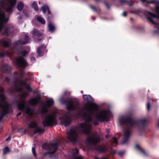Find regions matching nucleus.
Here are the masks:
<instances>
[{
  "label": "nucleus",
  "mask_w": 159,
  "mask_h": 159,
  "mask_svg": "<svg viewBox=\"0 0 159 159\" xmlns=\"http://www.w3.org/2000/svg\"><path fill=\"white\" fill-rule=\"evenodd\" d=\"M83 97L85 101L90 103L91 107L94 110L98 111V106L96 103L93 102L94 101V99L90 95H83Z\"/></svg>",
  "instance_id": "nucleus-12"
},
{
  "label": "nucleus",
  "mask_w": 159,
  "mask_h": 159,
  "mask_svg": "<svg viewBox=\"0 0 159 159\" xmlns=\"http://www.w3.org/2000/svg\"><path fill=\"white\" fill-rule=\"evenodd\" d=\"M25 87L26 89L28 90L29 92H31L32 91V89L30 87V84H28Z\"/></svg>",
  "instance_id": "nucleus-42"
},
{
  "label": "nucleus",
  "mask_w": 159,
  "mask_h": 159,
  "mask_svg": "<svg viewBox=\"0 0 159 159\" xmlns=\"http://www.w3.org/2000/svg\"><path fill=\"white\" fill-rule=\"evenodd\" d=\"M125 151H121L118 152V154L120 155H122L125 153Z\"/></svg>",
  "instance_id": "nucleus-53"
},
{
  "label": "nucleus",
  "mask_w": 159,
  "mask_h": 159,
  "mask_svg": "<svg viewBox=\"0 0 159 159\" xmlns=\"http://www.w3.org/2000/svg\"><path fill=\"white\" fill-rule=\"evenodd\" d=\"M151 104L149 102H148L147 103V110L148 111H149L150 109L151 108Z\"/></svg>",
  "instance_id": "nucleus-49"
},
{
  "label": "nucleus",
  "mask_w": 159,
  "mask_h": 159,
  "mask_svg": "<svg viewBox=\"0 0 159 159\" xmlns=\"http://www.w3.org/2000/svg\"><path fill=\"white\" fill-rule=\"evenodd\" d=\"M20 77L19 78L20 79H23L25 75V72L23 70H21L20 73L19 74Z\"/></svg>",
  "instance_id": "nucleus-41"
},
{
  "label": "nucleus",
  "mask_w": 159,
  "mask_h": 159,
  "mask_svg": "<svg viewBox=\"0 0 159 159\" xmlns=\"http://www.w3.org/2000/svg\"><path fill=\"white\" fill-rule=\"evenodd\" d=\"M58 147L59 144L57 142L52 143L49 144L44 143L42 146V148L43 149L49 151L48 152L44 153V155L54 154L57 151Z\"/></svg>",
  "instance_id": "nucleus-7"
},
{
  "label": "nucleus",
  "mask_w": 159,
  "mask_h": 159,
  "mask_svg": "<svg viewBox=\"0 0 159 159\" xmlns=\"http://www.w3.org/2000/svg\"><path fill=\"white\" fill-rule=\"evenodd\" d=\"M32 7L33 8L34 10L36 11H38L39 8L36 2L35 1H34L32 4Z\"/></svg>",
  "instance_id": "nucleus-36"
},
{
  "label": "nucleus",
  "mask_w": 159,
  "mask_h": 159,
  "mask_svg": "<svg viewBox=\"0 0 159 159\" xmlns=\"http://www.w3.org/2000/svg\"><path fill=\"white\" fill-rule=\"evenodd\" d=\"M74 159H83L82 157H75L74 158Z\"/></svg>",
  "instance_id": "nucleus-57"
},
{
  "label": "nucleus",
  "mask_w": 159,
  "mask_h": 159,
  "mask_svg": "<svg viewBox=\"0 0 159 159\" xmlns=\"http://www.w3.org/2000/svg\"><path fill=\"white\" fill-rule=\"evenodd\" d=\"M15 88L16 91L20 93L22 91V89L18 87L17 86V82L15 81Z\"/></svg>",
  "instance_id": "nucleus-33"
},
{
  "label": "nucleus",
  "mask_w": 159,
  "mask_h": 159,
  "mask_svg": "<svg viewBox=\"0 0 159 159\" xmlns=\"http://www.w3.org/2000/svg\"><path fill=\"white\" fill-rule=\"evenodd\" d=\"M46 50V46L44 45H42L38 47L37 49L36 52L39 57H42L43 55Z\"/></svg>",
  "instance_id": "nucleus-19"
},
{
  "label": "nucleus",
  "mask_w": 159,
  "mask_h": 159,
  "mask_svg": "<svg viewBox=\"0 0 159 159\" xmlns=\"http://www.w3.org/2000/svg\"><path fill=\"white\" fill-rule=\"evenodd\" d=\"M32 34L33 36H36L38 41H40L42 39L43 34L38 30L37 29H34L32 31Z\"/></svg>",
  "instance_id": "nucleus-21"
},
{
  "label": "nucleus",
  "mask_w": 159,
  "mask_h": 159,
  "mask_svg": "<svg viewBox=\"0 0 159 159\" xmlns=\"http://www.w3.org/2000/svg\"><path fill=\"white\" fill-rule=\"evenodd\" d=\"M108 111L107 110L102 111L101 113L97 115L96 117V119L100 122H102L105 120H107L108 118Z\"/></svg>",
  "instance_id": "nucleus-13"
},
{
  "label": "nucleus",
  "mask_w": 159,
  "mask_h": 159,
  "mask_svg": "<svg viewBox=\"0 0 159 159\" xmlns=\"http://www.w3.org/2000/svg\"><path fill=\"white\" fill-rule=\"evenodd\" d=\"M5 53L4 52H0V57H2L5 56Z\"/></svg>",
  "instance_id": "nucleus-54"
},
{
  "label": "nucleus",
  "mask_w": 159,
  "mask_h": 159,
  "mask_svg": "<svg viewBox=\"0 0 159 159\" xmlns=\"http://www.w3.org/2000/svg\"><path fill=\"white\" fill-rule=\"evenodd\" d=\"M11 139V137L9 136L6 139V141H10Z\"/></svg>",
  "instance_id": "nucleus-62"
},
{
  "label": "nucleus",
  "mask_w": 159,
  "mask_h": 159,
  "mask_svg": "<svg viewBox=\"0 0 159 159\" xmlns=\"http://www.w3.org/2000/svg\"><path fill=\"white\" fill-rule=\"evenodd\" d=\"M20 103H18V101H16V103L17 104L18 108L20 111H24L25 110L26 113L28 115L32 114V109L30 107H26L25 106V101H20Z\"/></svg>",
  "instance_id": "nucleus-11"
},
{
  "label": "nucleus",
  "mask_w": 159,
  "mask_h": 159,
  "mask_svg": "<svg viewBox=\"0 0 159 159\" xmlns=\"http://www.w3.org/2000/svg\"><path fill=\"white\" fill-rule=\"evenodd\" d=\"M17 81L21 86H25L27 85V79H26L25 80V81H23V79L18 80Z\"/></svg>",
  "instance_id": "nucleus-29"
},
{
  "label": "nucleus",
  "mask_w": 159,
  "mask_h": 159,
  "mask_svg": "<svg viewBox=\"0 0 159 159\" xmlns=\"http://www.w3.org/2000/svg\"><path fill=\"white\" fill-rule=\"evenodd\" d=\"M30 38L29 37L26 35H24L23 39V41H21L20 40H18L15 41L13 43V45L14 46H16L18 45H22L27 44L29 42Z\"/></svg>",
  "instance_id": "nucleus-17"
},
{
  "label": "nucleus",
  "mask_w": 159,
  "mask_h": 159,
  "mask_svg": "<svg viewBox=\"0 0 159 159\" xmlns=\"http://www.w3.org/2000/svg\"><path fill=\"white\" fill-rule=\"evenodd\" d=\"M32 153L34 157H36L37 156L36 153L35 151V149L34 147H33L32 149Z\"/></svg>",
  "instance_id": "nucleus-43"
},
{
  "label": "nucleus",
  "mask_w": 159,
  "mask_h": 159,
  "mask_svg": "<svg viewBox=\"0 0 159 159\" xmlns=\"http://www.w3.org/2000/svg\"><path fill=\"white\" fill-rule=\"evenodd\" d=\"M28 96V94L27 93H24L21 95V97L23 98H25Z\"/></svg>",
  "instance_id": "nucleus-47"
},
{
  "label": "nucleus",
  "mask_w": 159,
  "mask_h": 159,
  "mask_svg": "<svg viewBox=\"0 0 159 159\" xmlns=\"http://www.w3.org/2000/svg\"><path fill=\"white\" fill-rule=\"evenodd\" d=\"M48 28L49 31L51 32H53L55 29V27L54 25L51 23H49L48 25Z\"/></svg>",
  "instance_id": "nucleus-31"
},
{
  "label": "nucleus",
  "mask_w": 159,
  "mask_h": 159,
  "mask_svg": "<svg viewBox=\"0 0 159 159\" xmlns=\"http://www.w3.org/2000/svg\"><path fill=\"white\" fill-rule=\"evenodd\" d=\"M120 2L121 3H124V2H125V0H119Z\"/></svg>",
  "instance_id": "nucleus-63"
},
{
  "label": "nucleus",
  "mask_w": 159,
  "mask_h": 159,
  "mask_svg": "<svg viewBox=\"0 0 159 159\" xmlns=\"http://www.w3.org/2000/svg\"><path fill=\"white\" fill-rule=\"evenodd\" d=\"M142 152L143 153V154L145 156H147L148 155L147 153L145 152V151L143 149H142L140 151Z\"/></svg>",
  "instance_id": "nucleus-50"
},
{
  "label": "nucleus",
  "mask_w": 159,
  "mask_h": 159,
  "mask_svg": "<svg viewBox=\"0 0 159 159\" xmlns=\"http://www.w3.org/2000/svg\"><path fill=\"white\" fill-rule=\"evenodd\" d=\"M131 132L130 129L129 128H127L124 130L123 139L121 143L122 145L125 144L128 142Z\"/></svg>",
  "instance_id": "nucleus-14"
},
{
  "label": "nucleus",
  "mask_w": 159,
  "mask_h": 159,
  "mask_svg": "<svg viewBox=\"0 0 159 159\" xmlns=\"http://www.w3.org/2000/svg\"><path fill=\"white\" fill-rule=\"evenodd\" d=\"M4 81L7 82L8 83H9L10 81V78L7 76H6L4 78Z\"/></svg>",
  "instance_id": "nucleus-44"
},
{
  "label": "nucleus",
  "mask_w": 159,
  "mask_h": 159,
  "mask_svg": "<svg viewBox=\"0 0 159 159\" xmlns=\"http://www.w3.org/2000/svg\"><path fill=\"white\" fill-rule=\"evenodd\" d=\"M24 7V3L21 2H19L18 3L17 7V9L19 11H21Z\"/></svg>",
  "instance_id": "nucleus-30"
},
{
  "label": "nucleus",
  "mask_w": 159,
  "mask_h": 159,
  "mask_svg": "<svg viewBox=\"0 0 159 159\" xmlns=\"http://www.w3.org/2000/svg\"><path fill=\"white\" fill-rule=\"evenodd\" d=\"M67 138L70 142L75 143L79 140V135L77 130L72 128L70 129L67 134Z\"/></svg>",
  "instance_id": "nucleus-8"
},
{
  "label": "nucleus",
  "mask_w": 159,
  "mask_h": 159,
  "mask_svg": "<svg viewBox=\"0 0 159 159\" xmlns=\"http://www.w3.org/2000/svg\"><path fill=\"white\" fill-rule=\"evenodd\" d=\"M5 105L4 106H3L1 104V103L0 102V108H1L2 109V108L4 107Z\"/></svg>",
  "instance_id": "nucleus-61"
},
{
  "label": "nucleus",
  "mask_w": 159,
  "mask_h": 159,
  "mask_svg": "<svg viewBox=\"0 0 159 159\" xmlns=\"http://www.w3.org/2000/svg\"><path fill=\"white\" fill-rule=\"evenodd\" d=\"M141 1L143 2H146L148 3H155L159 4V1L157 0H152L151 1H148L147 0H141Z\"/></svg>",
  "instance_id": "nucleus-28"
},
{
  "label": "nucleus",
  "mask_w": 159,
  "mask_h": 159,
  "mask_svg": "<svg viewBox=\"0 0 159 159\" xmlns=\"http://www.w3.org/2000/svg\"><path fill=\"white\" fill-rule=\"evenodd\" d=\"M122 15L124 17L126 16L127 15V12L126 11L124 12L122 14Z\"/></svg>",
  "instance_id": "nucleus-58"
},
{
  "label": "nucleus",
  "mask_w": 159,
  "mask_h": 159,
  "mask_svg": "<svg viewBox=\"0 0 159 159\" xmlns=\"http://www.w3.org/2000/svg\"><path fill=\"white\" fill-rule=\"evenodd\" d=\"M125 1H126L124 3L126 2L127 4L129 5V6H132L133 5V4L131 3L129 1L127 0H125Z\"/></svg>",
  "instance_id": "nucleus-48"
},
{
  "label": "nucleus",
  "mask_w": 159,
  "mask_h": 159,
  "mask_svg": "<svg viewBox=\"0 0 159 159\" xmlns=\"http://www.w3.org/2000/svg\"><path fill=\"white\" fill-rule=\"evenodd\" d=\"M9 19L8 17H6V14L4 12L0 13V31L3 29V34L7 36L13 34L14 30V27L12 25L4 27V24L8 22Z\"/></svg>",
  "instance_id": "nucleus-3"
},
{
  "label": "nucleus",
  "mask_w": 159,
  "mask_h": 159,
  "mask_svg": "<svg viewBox=\"0 0 159 159\" xmlns=\"http://www.w3.org/2000/svg\"><path fill=\"white\" fill-rule=\"evenodd\" d=\"M155 9L156 11V12L158 15L157 16L155 14L149 11H147L146 12L147 13H145L144 15L145 17H147L148 20L155 25V27L157 29V30L154 31V33L156 34H159V23L154 21L152 18V17H153L159 19V5L156 6Z\"/></svg>",
  "instance_id": "nucleus-5"
},
{
  "label": "nucleus",
  "mask_w": 159,
  "mask_h": 159,
  "mask_svg": "<svg viewBox=\"0 0 159 159\" xmlns=\"http://www.w3.org/2000/svg\"><path fill=\"white\" fill-rule=\"evenodd\" d=\"M41 101V97L40 94H37L36 96V99L33 98L29 100L30 104L33 106H35L37 104L38 102Z\"/></svg>",
  "instance_id": "nucleus-20"
},
{
  "label": "nucleus",
  "mask_w": 159,
  "mask_h": 159,
  "mask_svg": "<svg viewBox=\"0 0 159 159\" xmlns=\"http://www.w3.org/2000/svg\"><path fill=\"white\" fill-rule=\"evenodd\" d=\"M90 7L94 11L98 13H99L100 12V9L98 7L97 8L95 6L92 5H90Z\"/></svg>",
  "instance_id": "nucleus-34"
},
{
  "label": "nucleus",
  "mask_w": 159,
  "mask_h": 159,
  "mask_svg": "<svg viewBox=\"0 0 159 159\" xmlns=\"http://www.w3.org/2000/svg\"><path fill=\"white\" fill-rule=\"evenodd\" d=\"M71 122V119L70 113L65 115L62 121V123L65 127H67L69 126Z\"/></svg>",
  "instance_id": "nucleus-16"
},
{
  "label": "nucleus",
  "mask_w": 159,
  "mask_h": 159,
  "mask_svg": "<svg viewBox=\"0 0 159 159\" xmlns=\"http://www.w3.org/2000/svg\"><path fill=\"white\" fill-rule=\"evenodd\" d=\"M2 45L5 47H7L9 46V43L7 41H3L2 42Z\"/></svg>",
  "instance_id": "nucleus-40"
},
{
  "label": "nucleus",
  "mask_w": 159,
  "mask_h": 159,
  "mask_svg": "<svg viewBox=\"0 0 159 159\" xmlns=\"http://www.w3.org/2000/svg\"><path fill=\"white\" fill-rule=\"evenodd\" d=\"M94 149L98 152L101 153L105 152L106 150V147L102 145H99L97 147H95Z\"/></svg>",
  "instance_id": "nucleus-22"
},
{
  "label": "nucleus",
  "mask_w": 159,
  "mask_h": 159,
  "mask_svg": "<svg viewBox=\"0 0 159 159\" xmlns=\"http://www.w3.org/2000/svg\"><path fill=\"white\" fill-rule=\"evenodd\" d=\"M61 101L63 104H67L66 109L69 111H74L76 109V107L73 103V101L77 103L79 102L78 101L75 99H62Z\"/></svg>",
  "instance_id": "nucleus-9"
},
{
  "label": "nucleus",
  "mask_w": 159,
  "mask_h": 159,
  "mask_svg": "<svg viewBox=\"0 0 159 159\" xmlns=\"http://www.w3.org/2000/svg\"><path fill=\"white\" fill-rule=\"evenodd\" d=\"M47 11H48V13L47 15H49L50 14H52V13H51V11H50L49 8H48V9L47 10Z\"/></svg>",
  "instance_id": "nucleus-60"
},
{
  "label": "nucleus",
  "mask_w": 159,
  "mask_h": 159,
  "mask_svg": "<svg viewBox=\"0 0 159 159\" xmlns=\"http://www.w3.org/2000/svg\"><path fill=\"white\" fill-rule=\"evenodd\" d=\"M35 129H36L34 131V135L38 133L40 134L43 133L45 131L44 129L39 127L38 126Z\"/></svg>",
  "instance_id": "nucleus-24"
},
{
  "label": "nucleus",
  "mask_w": 159,
  "mask_h": 159,
  "mask_svg": "<svg viewBox=\"0 0 159 159\" xmlns=\"http://www.w3.org/2000/svg\"><path fill=\"white\" fill-rule=\"evenodd\" d=\"M119 121L121 125L130 126L131 127L135 126L140 131H144L145 130L147 122L145 119L135 120L130 116H127L120 118Z\"/></svg>",
  "instance_id": "nucleus-1"
},
{
  "label": "nucleus",
  "mask_w": 159,
  "mask_h": 159,
  "mask_svg": "<svg viewBox=\"0 0 159 159\" xmlns=\"http://www.w3.org/2000/svg\"><path fill=\"white\" fill-rule=\"evenodd\" d=\"M78 114L86 120L87 122L88 123L93 121L92 111L87 106H84L80 109Z\"/></svg>",
  "instance_id": "nucleus-6"
},
{
  "label": "nucleus",
  "mask_w": 159,
  "mask_h": 159,
  "mask_svg": "<svg viewBox=\"0 0 159 159\" xmlns=\"http://www.w3.org/2000/svg\"><path fill=\"white\" fill-rule=\"evenodd\" d=\"M35 58L34 57H31V58H30V60L31 61H35Z\"/></svg>",
  "instance_id": "nucleus-59"
},
{
  "label": "nucleus",
  "mask_w": 159,
  "mask_h": 159,
  "mask_svg": "<svg viewBox=\"0 0 159 159\" xmlns=\"http://www.w3.org/2000/svg\"><path fill=\"white\" fill-rule=\"evenodd\" d=\"M56 120V117L52 115L47 116L42 122L43 127H46L52 126L54 124Z\"/></svg>",
  "instance_id": "nucleus-10"
},
{
  "label": "nucleus",
  "mask_w": 159,
  "mask_h": 159,
  "mask_svg": "<svg viewBox=\"0 0 159 159\" xmlns=\"http://www.w3.org/2000/svg\"><path fill=\"white\" fill-rule=\"evenodd\" d=\"M41 112L42 114H44L48 112V110L45 107H43L41 108Z\"/></svg>",
  "instance_id": "nucleus-38"
},
{
  "label": "nucleus",
  "mask_w": 159,
  "mask_h": 159,
  "mask_svg": "<svg viewBox=\"0 0 159 159\" xmlns=\"http://www.w3.org/2000/svg\"><path fill=\"white\" fill-rule=\"evenodd\" d=\"M140 11L138 10L133 11H131V12L132 13H134V14H136L139 13H140Z\"/></svg>",
  "instance_id": "nucleus-46"
},
{
  "label": "nucleus",
  "mask_w": 159,
  "mask_h": 159,
  "mask_svg": "<svg viewBox=\"0 0 159 159\" xmlns=\"http://www.w3.org/2000/svg\"><path fill=\"white\" fill-rule=\"evenodd\" d=\"M135 147L136 148H137L140 151L142 149V148L138 144H136L135 146Z\"/></svg>",
  "instance_id": "nucleus-52"
},
{
  "label": "nucleus",
  "mask_w": 159,
  "mask_h": 159,
  "mask_svg": "<svg viewBox=\"0 0 159 159\" xmlns=\"http://www.w3.org/2000/svg\"><path fill=\"white\" fill-rule=\"evenodd\" d=\"M49 8L48 6L47 5H44L42 6L41 7V9L43 11V13L45 14L47 10Z\"/></svg>",
  "instance_id": "nucleus-32"
},
{
  "label": "nucleus",
  "mask_w": 159,
  "mask_h": 159,
  "mask_svg": "<svg viewBox=\"0 0 159 159\" xmlns=\"http://www.w3.org/2000/svg\"><path fill=\"white\" fill-rule=\"evenodd\" d=\"M4 92V89L2 87H0V99L3 102H5L6 100V96L5 95L3 94Z\"/></svg>",
  "instance_id": "nucleus-23"
},
{
  "label": "nucleus",
  "mask_w": 159,
  "mask_h": 159,
  "mask_svg": "<svg viewBox=\"0 0 159 159\" xmlns=\"http://www.w3.org/2000/svg\"><path fill=\"white\" fill-rule=\"evenodd\" d=\"M46 106L48 107H50L54 104V102L52 98L48 99L46 101Z\"/></svg>",
  "instance_id": "nucleus-25"
},
{
  "label": "nucleus",
  "mask_w": 159,
  "mask_h": 159,
  "mask_svg": "<svg viewBox=\"0 0 159 159\" xmlns=\"http://www.w3.org/2000/svg\"><path fill=\"white\" fill-rule=\"evenodd\" d=\"M23 13L24 14L25 16L27 17H28L29 16L28 13L26 12L25 11L23 10Z\"/></svg>",
  "instance_id": "nucleus-55"
},
{
  "label": "nucleus",
  "mask_w": 159,
  "mask_h": 159,
  "mask_svg": "<svg viewBox=\"0 0 159 159\" xmlns=\"http://www.w3.org/2000/svg\"><path fill=\"white\" fill-rule=\"evenodd\" d=\"M10 150L9 148L7 147H5L3 150V153L6 154L7 153L10 152Z\"/></svg>",
  "instance_id": "nucleus-37"
},
{
  "label": "nucleus",
  "mask_w": 159,
  "mask_h": 159,
  "mask_svg": "<svg viewBox=\"0 0 159 159\" xmlns=\"http://www.w3.org/2000/svg\"><path fill=\"white\" fill-rule=\"evenodd\" d=\"M110 136V134H107L105 136V137L106 138H109Z\"/></svg>",
  "instance_id": "nucleus-64"
},
{
  "label": "nucleus",
  "mask_w": 159,
  "mask_h": 159,
  "mask_svg": "<svg viewBox=\"0 0 159 159\" xmlns=\"http://www.w3.org/2000/svg\"><path fill=\"white\" fill-rule=\"evenodd\" d=\"M105 5L107 7V9H109L110 8V7L109 4L107 2H105L104 3Z\"/></svg>",
  "instance_id": "nucleus-51"
},
{
  "label": "nucleus",
  "mask_w": 159,
  "mask_h": 159,
  "mask_svg": "<svg viewBox=\"0 0 159 159\" xmlns=\"http://www.w3.org/2000/svg\"><path fill=\"white\" fill-rule=\"evenodd\" d=\"M9 2L10 3V6L6 8V10L7 12L12 13L13 12V7L15 5L16 2V0H9Z\"/></svg>",
  "instance_id": "nucleus-18"
},
{
  "label": "nucleus",
  "mask_w": 159,
  "mask_h": 159,
  "mask_svg": "<svg viewBox=\"0 0 159 159\" xmlns=\"http://www.w3.org/2000/svg\"><path fill=\"white\" fill-rule=\"evenodd\" d=\"M38 126V123L36 122H32L30 123L28 125V127L30 129H35Z\"/></svg>",
  "instance_id": "nucleus-26"
},
{
  "label": "nucleus",
  "mask_w": 159,
  "mask_h": 159,
  "mask_svg": "<svg viewBox=\"0 0 159 159\" xmlns=\"http://www.w3.org/2000/svg\"><path fill=\"white\" fill-rule=\"evenodd\" d=\"M37 19L38 21L43 24H44L45 23V20L41 16H37Z\"/></svg>",
  "instance_id": "nucleus-35"
},
{
  "label": "nucleus",
  "mask_w": 159,
  "mask_h": 159,
  "mask_svg": "<svg viewBox=\"0 0 159 159\" xmlns=\"http://www.w3.org/2000/svg\"><path fill=\"white\" fill-rule=\"evenodd\" d=\"M80 129L82 133L86 135H89L87 137L86 141L87 143L93 146H95L101 141L100 137L99 136L95 137L94 135H91V127L84 123L80 125Z\"/></svg>",
  "instance_id": "nucleus-2"
},
{
  "label": "nucleus",
  "mask_w": 159,
  "mask_h": 159,
  "mask_svg": "<svg viewBox=\"0 0 159 159\" xmlns=\"http://www.w3.org/2000/svg\"><path fill=\"white\" fill-rule=\"evenodd\" d=\"M93 124L95 125H97L99 124V123L97 120H94L93 121Z\"/></svg>",
  "instance_id": "nucleus-56"
},
{
  "label": "nucleus",
  "mask_w": 159,
  "mask_h": 159,
  "mask_svg": "<svg viewBox=\"0 0 159 159\" xmlns=\"http://www.w3.org/2000/svg\"><path fill=\"white\" fill-rule=\"evenodd\" d=\"M0 71L3 73L11 74V67L7 64H2L0 66Z\"/></svg>",
  "instance_id": "nucleus-15"
},
{
  "label": "nucleus",
  "mask_w": 159,
  "mask_h": 159,
  "mask_svg": "<svg viewBox=\"0 0 159 159\" xmlns=\"http://www.w3.org/2000/svg\"><path fill=\"white\" fill-rule=\"evenodd\" d=\"M110 143L112 146H115L118 143V139L116 137H113L111 140Z\"/></svg>",
  "instance_id": "nucleus-27"
},
{
  "label": "nucleus",
  "mask_w": 159,
  "mask_h": 159,
  "mask_svg": "<svg viewBox=\"0 0 159 159\" xmlns=\"http://www.w3.org/2000/svg\"><path fill=\"white\" fill-rule=\"evenodd\" d=\"M18 53L20 56L16 58L13 62L16 66L25 69L28 66V63L24 57L28 54V52L24 50L19 51Z\"/></svg>",
  "instance_id": "nucleus-4"
},
{
  "label": "nucleus",
  "mask_w": 159,
  "mask_h": 159,
  "mask_svg": "<svg viewBox=\"0 0 159 159\" xmlns=\"http://www.w3.org/2000/svg\"><path fill=\"white\" fill-rule=\"evenodd\" d=\"M73 152L75 154H77L79 153V150L76 148L74 149L73 150Z\"/></svg>",
  "instance_id": "nucleus-45"
},
{
  "label": "nucleus",
  "mask_w": 159,
  "mask_h": 159,
  "mask_svg": "<svg viewBox=\"0 0 159 159\" xmlns=\"http://www.w3.org/2000/svg\"><path fill=\"white\" fill-rule=\"evenodd\" d=\"M53 15L52 14H50L49 15H47V19L48 21L49 22H51L53 19Z\"/></svg>",
  "instance_id": "nucleus-39"
}]
</instances>
